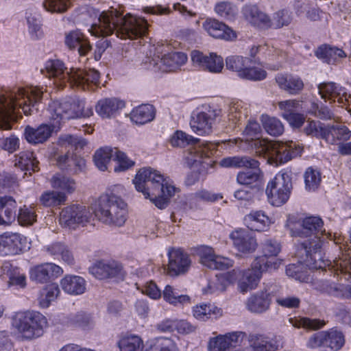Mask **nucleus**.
<instances>
[{"label":"nucleus","mask_w":351,"mask_h":351,"mask_svg":"<svg viewBox=\"0 0 351 351\" xmlns=\"http://www.w3.org/2000/svg\"><path fill=\"white\" fill-rule=\"evenodd\" d=\"M76 21L90 27L92 36H106L115 33L121 39H134L145 35L148 29L147 21L131 14L123 16L122 12L111 8L101 12L93 8H81Z\"/></svg>","instance_id":"f257e3e1"},{"label":"nucleus","mask_w":351,"mask_h":351,"mask_svg":"<svg viewBox=\"0 0 351 351\" xmlns=\"http://www.w3.org/2000/svg\"><path fill=\"white\" fill-rule=\"evenodd\" d=\"M261 132L260 124L255 120H250L243 132L244 142L241 138H234L219 142V146L226 149L234 147L245 149L248 147H254L258 154L267 158L270 164L276 166L283 165L302 153L303 147L299 143L261 139L258 138Z\"/></svg>","instance_id":"f03ea898"},{"label":"nucleus","mask_w":351,"mask_h":351,"mask_svg":"<svg viewBox=\"0 0 351 351\" xmlns=\"http://www.w3.org/2000/svg\"><path fill=\"white\" fill-rule=\"evenodd\" d=\"M43 91L37 86L16 88L0 95V129L10 130V120L14 115L23 111L28 116L36 110L38 103L41 99ZM19 139L15 136L0 138V147L12 153L19 148Z\"/></svg>","instance_id":"7ed1b4c3"},{"label":"nucleus","mask_w":351,"mask_h":351,"mask_svg":"<svg viewBox=\"0 0 351 351\" xmlns=\"http://www.w3.org/2000/svg\"><path fill=\"white\" fill-rule=\"evenodd\" d=\"M46 116L50 124L43 123L36 128L27 126L24 130L26 141L31 144H39L46 141L52 132L60 128L61 123L71 119L89 117L93 114L91 106H85L84 99L71 97L51 101L46 110Z\"/></svg>","instance_id":"20e7f679"},{"label":"nucleus","mask_w":351,"mask_h":351,"mask_svg":"<svg viewBox=\"0 0 351 351\" xmlns=\"http://www.w3.org/2000/svg\"><path fill=\"white\" fill-rule=\"evenodd\" d=\"M285 226L291 237L306 239L298 246L302 247L306 255V265L311 268L322 267L324 262L320 236L325 232L322 230V219L315 216L302 219L298 215H289Z\"/></svg>","instance_id":"39448f33"},{"label":"nucleus","mask_w":351,"mask_h":351,"mask_svg":"<svg viewBox=\"0 0 351 351\" xmlns=\"http://www.w3.org/2000/svg\"><path fill=\"white\" fill-rule=\"evenodd\" d=\"M53 80V84L60 88L67 83L72 87L82 90H94L99 83V73L95 69L84 70L64 66L60 60H48L45 63L44 69L41 70Z\"/></svg>","instance_id":"423d86ee"},{"label":"nucleus","mask_w":351,"mask_h":351,"mask_svg":"<svg viewBox=\"0 0 351 351\" xmlns=\"http://www.w3.org/2000/svg\"><path fill=\"white\" fill-rule=\"evenodd\" d=\"M132 182L145 197H173L181 194L180 186L169 176L151 167L138 169Z\"/></svg>","instance_id":"0eeeda50"},{"label":"nucleus","mask_w":351,"mask_h":351,"mask_svg":"<svg viewBox=\"0 0 351 351\" xmlns=\"http://www.w3.org/2000/svg\"><path fill=\"white\" fill-rule=\"evenodd\" d=\"M90 210L100 221L117 226H123L128 217V204L123 199H96Z\"/></svg>","instance_id":"6e6552de"},{"label":"nucleus","mask_w":351,"mask_h":351,"mask_svg":"<svg viewBox=\"0 0 351 351\" xmlns=\"http://www.w3.org/2000/svg\"><path fill=\"white\" fill-rule=\"evenodd\" d=\"M219 147V142L203 141L189 147L184 152V163L190 168H195L188 173L185 183L186 185H193L199 179V167L205 160L215 156Z\"/></svg>","instance_id":"1a4fd4ad"},{"label":"nucleus","mask_w":351,"mask_h":351,"mask_svg":"<svg viewBox=\"0 0 351 351\" xmlns=\"http://www.w3.org/2000/svg\"><path fill=\"white\" fill-rule=\"evenodd\" d=\"M12 325L23 339L32 340L43 334L44 328L47 326V320L38 311H19L12 316Z\"/></svg>","instance_id":"9d476101"},{"label":"nucleus","mask_w":351,"mask_h":351,"mask_svg":"<svg viewBox=\"0 0 351 351\" xmlns=\"http://www.w3.org/2000/svg\"><path fill=\"white\" fill-rule=\"evenodd\" d=\"M297 254L300 256V260L297 264L289 265L286 268V274L287 276L300 281H305L308 279L306 271V268L307 267L309 269H326V267H328L329 271L333 269L335 271H337L338 269L342 271L343 268H347L346 267H348V264H351V258L348 261L345 258H335L332 262L330 261H325L322 259L324 264L322 267L311 268L306 265V255L300 246H298Z\"/></svg>","instance_id":"9b49d317"},{"label":"nucleus","mask_w":351,"mask_h":351,"mask_svg":"<svg viewBox=\"0 0 351 351\" xmlns=\"http://www.w3.org/2000/svg\"><path fill=\"white\" fill-rule=\"evenodd\" d=\"M343 333L337 329L331 328L313 334L306 342L308 348H321L322 351H338L344 345Z\"/></svg>","instance_id":"f8f14e48"},{"label":"nucleus","mask_w":351,"mask_h":351,"mask_svg":"<svg viewBox=\"0 0 351 351\" xmlns=\"http://www.w3.org/2000/svg\"><path fill=\"white\" fill-rule=\"evenodd\" d=\"M271 261H267L264 257H256L252 264V268L244 271H239L238 275L241 278L238 280L239 290L242 293H246L255 289L262 276V274L269 269Z\"/></svg>","instance_id":"ddd939ff"},{"label":"nucleus","mask_w":351,"mask_h":351,"mask_svg":"<svg viewBox=\"0 0 351 351\" xmlns=\"http://www.w3.org/2000/svg\"><path fill=\"white\" fill-rule=\"evenodd\" d=\"M219 109L212 107L194 112L190 121L191 130L199 136L209 135L213 132L215 122L219 123Z\"/></svg>","instance_id":"4468645a"},{"label":"nucleus","mask_w":351,"mask_h":351,"mask_svg":"<svg viewBox=\"0 0 351 351\" xmlns=\"http://www.w3.org/2000/svg\"><path fill=\"white\" fill-rule=\"evenodd\" d=\"M318 93L325 100L330 103L338 102L342 106H346L348 112L351 114V95L346 89L335 82H323L317 86Z\"/></svg>","instance_id":"2eb2a0df"},{"label":"nucleus","mask_w":351,"mask_h":351,"mask_svg":"<svg viewBox=\"0 0 351 351\" xmlns=\"http://www.w3.org/2000/svg\"><path fill=\"white\" fill-rule=\"evenodd\" d=\"M186 53L173 51L165 54L161 58H152L149 63L148 69L155 71L170 72L180 69L187 62Z\"/></svg>","instance_id":"dca6fc26"},{"label":"nucleus","mask_w":351,"mask_h":351,"mask_svg":"<svg viewBox=\"0 0 351 351\" xmlns=\"http://www.w3.org/2000/svg\"><path fill=\"white\" fill-rule=\"evenodd\" d=\"M292 182L288 172L281 170L271 178L265 188L267 197H289Z\"/></svg>","instance_id":"f3484780"},{"label":"nucleus","mask_w":351,"mask_h":351,"mask_svg":"<svg viewBox=\"0 0 351 351\" xmlns=\"http://www.w3.org/2000/svg\"><path fill=\"white\" fill-rule=\"evenodd\" d=\"M191 59L195 66L211 73H220L224 67L223 58L213 52L206 54L193 50L191 53Z\"/></svg>","instance_id":"a211bd4d"},{"label":"nucleus","mask_w":351,"mask_h":351,"mask_svg":"<svg viewBox=\"0 0 351 351\" xmlns=\"http://www.w3.org/2000/svg\"><path fill=\"white\" fill-rule=\"evenodd\" d=\"M27 246V238L21 234L5 232L0 234V256H13L19 254Z\"/></svg>","instance_id":"6ab92c4d"},{"label":"nucleus","mask_w":351,"mask_h":351,"mask_svg":"<svg viewBox=\"0 0 351 351\" xmlns=\"http://www.w3.org/2000/svg\"><path fill=\"white\" fill-rule=\"evenodd\" d=\"M220 110L219 124L222 127H234L247 113V104L241 100L230 102Z\"/></svg>","instance_id":"aec40b11"},{"label":"nucleus","mask_w":351,"mask_h":351,"mask_svg":"<svg viewBox=\"0 0 351 351\" xmlns=\"http://www.w3.org/2000/svg\"><path fill=\"white\" fill-rule=\"evenodd\" d=\"M169 264L167 273L170 276H178L185 274L189 269L191 261L184 250L171 249L168 252Z\"/></svg>","instance_id":"412c9836"},{"label":"nucleus","mask_w":351,"mask_h":351,"mask_svg":"<svg viewBox=\"0 0 351 351\" xmlns=\"http://www.w3.org/2000/svg\"><path fill=\"white\" fill-rule=\"evenodd\" d=\"M62 267L53 263L37 265L29 269V278L38 283H46L63 274Z\"/></svg>","instance_id":"4be33fe9"},{"label":"nucleus","mask_w":351,"mask_h":351,"mask_svg":"<svg viewBox=\"0 0 351 351\" xmlns=\"http://www.w3.org/2000/svg\"><path fill=\"white\" fill-rule=\"evenodd\" d=\"M243 332L234 331L225 335H219L210 339L208 348L209 351H232L242 342Z\"/></svg>","instance_id":"5701e85b"},{"label":"nucleus","mask_w":351,"mask_h":351,"mask_svg":"<svg viewBox=\"0 0 351 351\" xmlns=\"http://www.w3.org/2000/svg\"><path fill=\"white\" fill-rule=\"evenodd\" d=\"M200 263L211 269H226L233 265V261L215 254L212 247L202 246L198 250Z\"/></svg>","instance_id":"b1692460"},{"label":"nucleus","mask_w":351,"mask_h":351,"mask_svg":"<svg viewBox=\"0 0 351 351\" xmlns=\"http://www.w3.org/2000/svg\"><path fill=\"white\" fill-rule=\"evenodd\" d=\"M94 213L82 205H72L64 208L60 214V220L68 226L84 224L89 221Z\"/></svg>","instance_id":"393cba45"},{"label":"nucleus","mask_w":351,"mask_h":351,"mask_svg":"<svg viewBox=\"0 0 351 351\" xmlns=\"http://www.w3.org/2000/svg\"><path fill=\"white\" fill-rule=\"evenodd\" d=\"M90 271L98 279L121 277L124 275L121 264L113 260L97 261Z\"/></svg>","instance_id":"a878e982"},{"label":"nucleus","mask_w":351,"mask_h":351,"mask_svg":"<svg viewBox=\"0 0 351 351\" xmlns=\"http://www.w3.org/2000/svg\"><path fill=\"white\" fill-rule=\"evenodd\" d=\"M125 107V102L117 97H106L98 100L95 106L96 113L101 119H112Z\"/></svg>","instance_id":"bb28decb"},{"label":"nucleus","mask_w":351,"mask_h":351,"mask_svg":"<svg viewBox=\"0 0 351 351\" xmlns=\"http://www.w3.org/2000/svg\"><path fill=\"white\" fill-rule=\"evenodd\" d=\"M273 291L270 288L257 291L250 295L246 302V307L253 313L261 314L269 310Z\"/></svg>","instance_id":"cd10ccee"},{"label":"nucleus","mask_w":351,"mask_h":351,"mask_svg":"<svg viewBox=\"0 0 351 351\" xmlns=\"http://www.w3.org/2000/svg\"><path fill=\"white\" fill-rule=\"evenodd\" d=\"M234 246L242 253H252L257 247V242L254 237L245 229H237L230 235Z\"/></svg>","instance_id":"c85d7f7f"},{"label":"nucleus","mask_w":351,"mask_h":351,"mask_svg":"<svg viewBox=\"0 0 351 351\" xmlns=\"http://www.w3.org/2000/svg\"><path fill=\"white\" fill-rule=\"evenodd\" d=\"M203 28L212 37L225 40H232L237 34L231 28L214 19H207L203 23Z\"/></svg>","instance_id":"c756f323"},{"label":"nucleus","mask_w":351,"mask_h":351,"mask_svg":"<svg viewBox=\"0 0 351 351\" xmlns=\"http://www.w3.org/2000/svg\"><path fill=\"white\" fill-rule=\"evenodd\" d=\"M254 165H246L245 170L240 171L237 176V181L241 185L252 187L261 184L263 180V172L259 168L260 163L255 160Z\"/></svg>","instance_id":"7c9ffc66"},{"label":"nucleus","mask_w":351,"mask_h":351,"mask_svg":"<svg viewBox=\"0 0 351 351\" xmlns=\"http://www.w3.org/2000/svg\"><path fill=\"white\" fill-rule=\"evenodd\" d=\"M51 183L53 189L58 190V195H56L53 191H49L43 194L41 197H63L71 195L75 189L74 181L60 174L53 176Z\"/></svg>","instance_id":"2f4dec72"},{"label":"nucleus","mask_w":351,"mask_h":351,"mask_svg":"<svg viewBox=\"0 0 351 351\" xmlns=\"http://www.w3.org/2000/svg\"><path fill=\"white\" fill-rule=\"evenodd\" d=\"M244 19L252 25L267 29L269 25V16L259 10L255 5L246 4L241 10Z\"/></svg>","instance_id":"473e14b6"},{"label":"nucleus","mask_w":351,"mask_h":351,"mask_svg":"<svg viewBox=\"0 0 351 351\" xmlns=\"http://www.w3.org/2000/svg\"><path fill=\"white\" fill-rule=\"evenodd\" d=\"M64 43L71 49H77L80 56H86L91 49L88 40L80 29L66 33Z\"/></svg>","instance_id":"72a5a7b5"},{"label":"nucleus","mask_w":351,"mask_h":351,"mask_svg":"<svg viewBox=\"0 0 351 351\" xmlns=\"http://www.w3.org/2000/svg\"><path fill=\"white\" fill-rule=\"evenodd\" d=\"M278 86L291 95L298 94L304 88V82L298 75L280 73L276 77Z\"/></svg>","instance_id":"f704fd0d"},{"label":"nucleus","mask_w":351,"mask_h":351,"mask_svg":"<svg viewBox=\"0 0 351 351\" xmlns=\"http://www.w3.org/2000/svg\"><path fill=\"white\" fill-rule=\"evenodd\" d=\"M60 283L62 289L71 295H81L86 290V280L80 276L66 275Z\"/></svg>","instance_id":"c9c22d12"},{"label":"nucleus","mask_w":351,"mask_h":351,"mask_svg":"<svg viewBox=\"0 0 351 351\" xmlns=\"http://www.w3.org/2000/svg\"><path fill=\"white\" fill-rule=\"evenodd\" d=\"M193 317L202 322H206L212 318H219L222 315L223 311L214 304L200 303L192 308Z\"/></svg>","instance_id":"e433bc0d"},{"label":"nucleus","mask_w":351,"mask_h":351,"mask_svg":"<svg viewBox=\"0 0 351 351\" xmlns=\"http://www.w3.org/2000/svg\"><path fill=\"white\" fill-rule=\"evenodd\" d=\"M163 300L173 306H182L191 304V298L182 293L178 287L167 285L165 287L162 295Z\"/></svg>","instance_id":"4c0bfd02"},{"label":"nucleus","mask_w":351,"mask_h":351,"mask_svg":"<svg viewBox=\"0 0 351 351\" xmlns=\"http://www.w3.org/2000/svg\"><path fill=\"white\" fill-rule=\"evenodd\" d=\"M281 247L280 243L272 239H267L262 243V252L263 256L267 261H270L271 266L269 269H276L280 264V261L276 258L277 255L280 252Z\"/></svg>","instance_id":"58836bf2"},{"label":"nucleus","mask_w":351,"mask_h":351,"mask_svg":"<svg viewBox=\"0 0 351 351\" xmlns=\"http://www.w3.org/2000/svg\"><path fill=\"white\" fill-rule=\"evenodd\" d=\"M315 55L328 64H335L346 56V53L341 49L326 45L318 47Z\"/></svg>","instance_id":"ea45409f"},{"label":"nucleus","mask_w":351,"mask_h":351,"mask_svg":"<svg viewBox=\"0 0 351 351\" xmlns=\"http://www.w3.org/2000/svg\"><path fill=\"white\" fill-rule=\"evenodd\" d=\"M247 227L254 231H264L270 224L269 218L261 211H252L244 218Z\"/></svg>","instance_id":"a19ab883"},{"label":"nucleus","mask_w":351,"mask_h":351,"mask_svg":"<svg viewBox=\"0 0 351 351\" xmlns=\"http://www.w3.org/2000/svg\"><path fill=\"white\" fill-rule=\"evenodd\" d=\"M132 122L143 125L152 121L155 117V110L152 105L143 104L134 108L130 113Z\"/></svg>","instance_id":"79ce46f5"},{"label":"nucleus","mask_w":351,"mask_h":351,"mask_svg":"<svg viewBox=\"0 0 351 351\" xmlns=\"http://www.w3.org/2000/svg\"><path fill=\"white\" fill-rule=\"evenodd\" d=\"M14 199H0V225H10L16 218Z\"/></svg>","instance_id":"37998d69"},{"label":"nucleus","mask_w":351,"mask_h":351,"mask_svg":"<svg viewBox=\"0 0 351 351\" xmlns=\"http://www.w3.org/2000/svg\"><path fill=\"white\" fill-rule=\"evenodd\" d=\"M260 120L263 128L268 134L273 136H279L283 134L284 125L279 119L267 114H263Z\"/></svg>","instance_id":"c03bdc74"},{"label":"nucleus","mask_w":351,"mask_h":351,"mask_svg":"<svg viewBox=\"0 0 351 351\" xmlns=\"http://www.w3.org/2000/svg\"><path fill=\"white\" fill-rule=\"evenodd\" d=\"M38 163L34 152L25 151L21 152L16 159L15 165L21 170L27 171H35L38 170Z\"/></svg>","instance_id":"a18cd8bd"},{"label":"nucleus","mask_w":351,"mask_h":351,"mask_svg":"<svg viewBox=\"0 0 351 351\" xmlns=\"http://www.w3.org/2000/svg\"><path fill=\"white\" fill-rule=\"evenodd\" d=\"M329 127L330 125L326 126L319 121H311L305 127L304 131L307 135H311L317 138H322L325 139L326 141H330Z\"/></svg>","instance_id":"49530a36"},{"label":"nucleus","mask_w":351,"mask_h":351,"mask_svg":"<svg viewBox=\"0 0 351 351\" xmlns=\"http://www.w3.org/2000/svg\"><path fill=\"white\" fill-rule=\"evenodd\" d=\"M114 152L111 147H101L96 151L94 155V162L95 166L102 171L107 170L111 158L114 156Z\"/></svg>","instance_id":"de8ad7c7"},{"label":"nucleus","mask_w":351,"mask_h":351,"mask_svg":"<svg viewBox=\"0 0 351 351\" xmlns=\"http://www.w3.org/2000/svg\"><path fill=\"white\" fill-rule=\"evenodd\" d=\"M199 138L186 134L182 130L175 131L169 138V144L173 147H183L199 141Z\"/></svg>","instance_id":"09e8293b"},{"label":"nucleus","mask_w":351,"mask_h":351,"mask_svg":"<svg viewBox=\"0 0 351 351\" xmlns=\"http://www.w3.org/2000/svg\"><path fill=\"white\" fill-rule=\"evenodd\" d=\"M60 293L56 284H51L47 286L40 292L38 298L39 305L41 308H47L51 303L58 298Z\"/></svg>","instance_id":"8fccbe9b"},{"label":"nucleus","mask_w":351,"mask_h":351,"mask_svg":"<svg viewBox=\"0 0 351 351\" xmlns=\"http://www.w3.org/2000/svg\"><path fill=\"white\" fill-rule=\"evenodd\" d=\"M118 346L120 351H142L143 343L137 335H128L119 340Z\"/></svg>","instance_id":"3c124183"},{"label":"nucleus","mask_w":351,"mask_h":351,"mask_svg":"<svg viewBox=\"0 0 351 351\" xmlns=\"http://www.w3.org/2000/svg\"><path fill=\"white\" fill-rule=\"evenodd\" d=\"M254 164H256L255 160L247 156L226 157L219 161V165L223 168H241Z\"/></svg>","instance_id":"603ef678"},{"label":"nucleus","mask_w":351,"mask_h":351,"mask_svg":"<svg viewBox=\"0 0 351 351\" xmlns=\"http://www.w3.org/2000/svg\"><path fill=\"white\" fill-rule=\"evenodd\" d=\"M145 351H178V349L172 339L159 337L147 346Z\"/></svg>","instance_id":"864d4df0"},{"label":"nucleus","mask_w":351,"mask_h":351,"mask_svg":"<svg viewBox=\"0 0 351 351\" xmlns=\"http://www.w3.org/2000/svg\"><path fill=\"white\" fill-rule=\"evenodd\" d=\"M292 20L291 12L286 9L280 10L273 14L272 18L269 16V25L268 28H281L289 25Z\"/></svg>","instance_id":"5fc2aeb1"},{"label":"nucleus","mask_w":351,"mask_h":351,"mask_svg":"<svg viewBox=\"0 0 351 351\" xmlns=\"http://www.w3.org/2000/svg\"><path fill=\"white\" fill-rule=\"evenodd\" d=\"M2 270L3 271L2 274L3 278H8L10 285H18L21 287L25 286V276L23 274H21L17 269L12 271L10 264H5L2 267Z\"/></svg>","instance_id":"6e6d98bb"},{"label":"nucleus","mask_w":351,"mask_h":351,"mask_svg":"<svg viewBox=\"0 0 351 351\" xmlns=\"http://www.w3.org/2000/svg\"><path fill=\"white\" fill-rule=\"evenodd\" d=\"M248 62L247 58L241 56H230L226 59L227 69L237 72L239 77H241V73L244 72Z\"/></svg>","instance_id":"4d7b16f0"},{"label":"nucleus","mask_w":351,"mask_h":351,"mask_svg":"<svg viewBox=\"0 0 351 351\" xmlns=\"http://www.w3.org/2000/svg\"><path fill=\"white\" fill-rule=\"evenodd\" d=\"M289 322L295 328H304L307 329L317 330L325 325L323 320L310 319L307 317L290 318Z\"/></svg>","instance_id":"13d9d810"},{"label":"nucleus","mask_w":351,"mask_h":351,"mask_svg":"<svg viewBox=\"0 0 351 351\" xmlns=\"http://www.w3.org/2000/svg\"><path fill=\"white\" fill-rule=\"evenodd\" d=\"M257 351H276L281 346L280 339L254 337Z\"/></svg>","instance_id":"bf43d9fd"},{"label":"nucleus","mask_w":351,"mask_h":351,"mask_svg":"<svg viewBox=\"0 0 351 351\" xmlns=\"http://www.w3.org/2000/svg\"><path fill=\"white\" fill-rule=\"evenodd\" d=\"M215 11L217 15L226 19H233L237 14V7L231 2L221 1L215 6Z\"/></svg>","instance_id":"052dcab7"},{"label":"nucleus","mask_w":351,"mask_h":351,"mask_svg":"<svg viewBox=\"0 0 351 351\" xmlns=\"http://www.w3.org/2000/svg\"><path fill=\"white\" fill-rule=\"evenodd\" d=\"M114 156L116 162L114 168L115 172L125 171L135 165V162L121 151L115 150Z\"/></svg>","instance_id":"680f3d73"},{"label":"nucleus","mask_w":351,"mask_h":351,"mask_svg":"<svg viewBox=\"0 0 351 351\" xmlns=\"http://www.w3.org/2000/svg\"><path fill=\"white\" fill-rule=\"evenodd\" d=\"M239 274H240V272L237 269H233L226 273L217 274L215 278L216 280V283H217L216 289L223 291L229 285L234 282L237 280Z\"/></svg>","instance_id":"e2e57ef3"},{"label":"nucleus","mask_w":351,"mask_h":351,"mask_svg":"<svg viewBox=\"0 0 351 351\" xmlns=\"http://www.w3.org/2000/svg\"><path fill=\"white\" fill-rule=\"evenodd\" d=\"M36 217L34 207L23 206L19 210L17 220L21 226H31L36 221Z\"/></svg>","instance_id":"0e129e2a"},{"label":"nucleus","mask_w":351,"mask_h":351,"mask_svg":"<svg viewBox=\"0 0 351 351\" xmlns=\"http://www.w3.org/2000/svg\"><path fill=\"white\" fill-rule=\"evenodd\" d=\"M305 186L308 191H315L319 186L321 182L319 171L312 167H308L304 173Z\"/></svg>","instance_id":"69168bd1"},{"label":"nucleus","mask_w":351,"mask_h":351,"mask_svg":"<svg viewBox=\"0 0 351 351\" xmlns=\"http://www.w3.org/2000/svg\"><path fill=\"white\" fill-rule=\"evenodd\" d=\"M278 108L281 111L280 116L285 119L286 115H291L301 108L300 102L296 99H287L278 102Z\"/></svg>","instance_id":"338daca9"},{"label":"nucleus","mask_w":351,"mask_h":351,"mask_svg":"<svg viewBox=\"0 0 351 351\" xmlns=\"http://www.w3.org/2000/svg\"><path fill=\"white\" fill-rule=\"evenodd\" d=\"M70 0H44L43 6L48 12L62 13L70 6Z\"/></svg>","instance_id":"774afa93"}]
</instances>
